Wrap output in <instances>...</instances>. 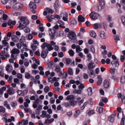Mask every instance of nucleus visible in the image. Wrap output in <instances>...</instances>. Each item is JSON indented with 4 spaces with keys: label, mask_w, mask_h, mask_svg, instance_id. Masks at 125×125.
Listing matches in <instances>:
<instances>
[{
    "label": "nucleus",
    "mask_w": 125,
    "mask_h": 125,
    "mask_svg": "<svg viewBox=\"0 0 125 125\" xmlns=\"http://www.w3.org/2000/svg\"><path fill=\"white\" fill-rule=\"evenodd\" d=\"M52 30L50 31L49 32V34L51 36V39H53L54 37V33L55 31L54 30H53V32H52Z\"/></svg>",
    "instance_id": "obj_21"
},
{
    "label": "nucleus",
    "mask_w": 125,
    "mask_h": 125,
    "mask_svg": "<svg viewBox=\"0 0 125 125\" xmlns=\"http://www.w3.org/2000/svg\"><path fill=\"white\" fill-rule=\"evenodd\" d=\"M24 31L26 33H28L30 32V30L28 27H27L24 29Z\"/></svg>",
    "instance_id": "obj_52"
},
{
    "label": "nucleus",
    "mask_w": 125,
    "mask_h": 125,
    "mask_svg": "<svg viewBox=\"0 0 125 125\" xmlns=\"http://www.w3.org/2000/svg\"><path fill=\"white\" fill-rule=\"evenodd\" d=\"M73 92L75 94H81L82 93V91L79 89L78 90L76 89L75 90L73 91Z\"/></svg>",
    "instance_id": "obj_26"
},
{
    "label": "nucleus",
    "mask_w": 125,
    "mask_h": 125,
    "mask_svg": "<svg viewBox=\"0 0 125 125\" xmlns=\"http://www.w3.org/2000/svg\"><path fill=\"white\" fill-rule=\"evenodd\" d=\"M117 111H118L119 112V113H120V112L121 113V112H122V116L123 117L124 116V114L123 113V111H121L122 110V109L120 107H118L117 108Z\"/></svg>",
    "instance_id": "obj_49"
},
{
    "label": "nucleus",
    "mask_w": 125,
    "mask_h": 125,
    "mask_svg": "<svg viewBox=\"0 0 125 125\" xmlns=\"http://www.w3.org/2000/svg\"><path fill=\"white\" fill-rule=\"evenodd\" d=\"M33 37V36L31 34H30L28 35V40H32Z\"/></svg>",
    "instance_id": "obj_56"
},
{
    "label": "nucleus",
    "mask_w": 125,
    "mask_h": 125,
    "mask_svg": "<svg viewBox=\"0 0 125 125\" xmlns=\"http://www.w3.org/2000/svg\"><path fill=\"white\" fill-rule=\"evenodd\" d=\"M28 123V120H23L22 121V125H26Z\"/></svg>",
    "instance_id": "obj_34"
},
{
    "label": "nucleus",
    "mask_w": 125,
    "mask_h": 125,
    "mask_svg": "<svg viewBox=\"0 0 125 125\" xmlns=\"http://www.w3.org/2000/svg\"><path fill=\"white\" fill-rule=\"evenodd\" d=\"M44 90L45 93H47L50 90V88L48 86H46L44 88Z\"/></svg>",
    "instance_id": "obj_50"
},
{
    "label": "nucleus",
    "mask_w": 125,
    "mask_h": 125,
    "mask_svg": "<svg viewBox=\"0 0 125 125\" xmlns=\"http://www.w3.org/2000/svg\"><path fill=\"white\" fill-rule=\"evenodd\" d=\"M7 92L8 94L10 95L14 94V92L10 88H9L7 90Z\"/></svg>",
    "instance_id": "obj_25"
},
{
    "label": "nucleus",
    "mask_w": 125,
    "mask_h": 125,
    "mask_svg": "<svg viewBox=\"0 0 125 125\" xmlns=\"http://www.w3.org/2000/svg\"><path fill=\"white\" fill-rule=\"evenodd\" d=\"M58 1H55L54 5V6L55 8V9L56 10H57V8L59 7V5L58 4Z\"/></svg>",
    "instance_id": "obj_46"
},
{
    "label": "nucleus",
    "mask_w": 125,
    "mask_h": 125,
    "mask_svg": "<svg viewBox=\"0 0 125 125\" xmlns=\"http://www.w3.org/2000/svg\"><path fill=\"white\" fill-rule=\"evenodd\" d=\"M47 11L49 13L52 14L53 13V11L51 9L49 8H47L46 9Z\"/></svg>",
    "instance_id": "obj_47"
},
{
    "label": "nucleus",
    "mask_w": 125,
    "mask_h": 125,
    "mask_svg": "<svg viewBox=\"0 0 125 125\" xmlns=\"http://www.w3.org/2000/svg\"><path fill=\"white\" fill-rule=\"evenodd\" d=\"M84 87V86L82 83L81 84L78 86L79 89L82 91Z\"/></svg>",
    "instance_id": "obj_39"
},
{
    "label": "nucleus",
    "mask_w": 125,
    "mask_h": 125,
    "mask_svg": "<svg viewBox=\"0 0 125 125\" xmlns=\"http://www.w3.org/2000/svg\"><path fill=\"white\" fill-rule=\"evenodd\" d=\"M114 115H111L108 117V119L109 121L111 122H113L114 120Z\"/></svg>",
    "instance_id": "obj_24"
},
{
    "label": "nucleus",
    "mask_w": 125,
    "mask_h": 125,
    "mask_svg": "<svg viewBox=\"0 0 125 125\" xmlns=\"http://www.w3.org/2000/svg\"><path fill=\"white\" fill-rule=\"evenodd\" d=\"M45 35V33H40L38 35V37L39 38H41L43 36Z\"/></svg>",
    "instance_id": "obj_61"
},
{
    "label": "nucleus",
    "mask_w": 125,
    "mask_h": 125,
    "mask_svg": "<svg viewBox=\"0 0 125 125\" xmlns=\"http://www.w3.org/2000/svg\"><path fill=\"white\" fill-rule=\"evenodd\" d=\"M20 19L21 20L20 21H21V22H25L26 20H28L27 18L24 16H21L20 17Z\"/></svg>",
    "instance_id": "obj_30"
},
{
    "label": "nucleus",
    "mask_w": 125,
    "mask_h": 125,
    "mask_svg": "<svg viewBox=\"0 0 125 125\" xmlns=\"http://www.w3.org/2000/svg\"><path fill=\"white\" fill-rule=\"evenodd\" d=\"M121 19L122 22L123 23L125 24V16H122L121 18Z\"/></svg>",
    "instance_id": "obj_41"
},
{
    "label": "nucleus",
    "mask_w": 125,
    "mask_h": 125,
    "mask_svg": "<svg viewBox=\"0 0 125 125\" xmlns=\"http://www.w3.org/2000/svg\"><path fill=\"white\" fill-rule=\"evenodd\" d=\"M88 94L89 95H91L92 94V90L91 87H89L88 88Z\"/></svg>",
    "instance_id": "obj_32"
},
{
    "label": "nucleus",
    "mask_w": 125,
    "mask_h": 125,
    "mask_svg": "<svg viewBox=\"0 0 125 125\" xmlns=\"http://www.w3.org/2000/svg\"><path fill=\"white\" fill-rule=\"evenodd\" d=\"M55 71L57 72H60V71L61 70L59 66H56L55 68Z\"/></svg>",
    "instance_id": "obj_48"
},
{
    "label": "nucleus",
    "mask_w": 125,
    "mask_h": 125,
    "mask_svg": "<svg viewBox=\"0 0 125 125\" xmlns=\"http://www.w3.org/2000/svg\"><path fill=\"white\" fill-rule=\"evenodd\" d=\"M48 52L47 51L42 50L41 53V56L43 58H45L47 55Z\"/></svg>",
    "instance_id": "obj_9"
},
{
    "label": "nucleus",
    "mask_w": 125,
    "mask_h": 125,
    "mask_svg": "<svg viewBox=\"0 0 125 125\" xmlns=\"http://www.w3.org/2000/svg\"><path fill=\"white\" fill-rule=\"evenodd\" d=\"M42 48L43 49H45L46 47L48 50L49 51H52L53 49L51 45L49 43H47L46 42H44L41 46Z\"/></svg>",
    "instance_id": "obj_2"
},
{
    "label": "nucleus",
    "mask_w": 125,
    "mask_h": 125,
    "mask_svg": "<svg viewBox=\"0 0 125 125\" xmlns=\"http://www.w3.org/2000/svg\"><path fill=\"white\" fill-rule=\"evenodd\" d=\"M47 18L48 21L50 22H51L52 20L54 19L55 17L52 15H49L47 16Z\"/></svg>",
    "instance_id": "obj_16"
},
{
    "label": "nucleus",
    "mask_w": 125,
    "mask_h": 125,
    "mask_svg": "<svg viewBox=\"0 0 125 125\" xmlns=\"http://www.w3.org/2000/svg\"><path fill=\"white\" fill-rule=\"evenodd\" d=\"M7 122H11L15 121L14 117L13 116H11L10 118H8L7 120Z\"/></svg>",
    "instance_id": "obj_35"
},
{
    "label": "nucleus",
    "mask_w": 125,
    "mask_h": 125,
    "mask_svg": "<svg viewBox=\"0 0 125 125\" xmlns=\"http://www.w3.org/2000/svg\"><path fill=\"white\" fill-rule=\"evenodd\" d=\"M29 6L31 9L34 10L36 8V4L34 2H31L29 4Z\"/></svg>",
    "instance_id": "obj_8"
},
{
    "label": "nucleus",
    "mask_w": 125,
    "mask_h": 125,
    "mask_svg": "<svg viewBox=\"0 0 125 125\" xmlns=\"http://www.w3.org/2000/svg\"><path fill=\"white\" fill-rule=\"evenodd\" d=\"M87 57L88 58V61H90L91 60L92 58V56L90 53L88 54L87 55Z\"/></svg>",
    "instance_id": "obj_54"
},
{
    "label": "nucleus",
    "mask_w": 125,
    "mask_h": 125,
    "mask_svg": "<svg viewBox=\"0 0 125 125\" xmlns=\"http://www.w3.org/2000/svg\"><path fill=\"white\" fill-rule=\"evenodd\" d=\"M64 54L62 52H60L58 53V56L60 58H62L63 57Z\"/></svg>",
    "instance_id": "obj_58"
},
{
    "label": "nucleus",
    "mask_w": 125,
    "mask_h": 125,
    "mask_svg": "<svg viewBox=\"0 0 125 125\" xmlns=\"http://www.w3.org/2000/svg\"><path fill=\"white\" fill-rule=\"evenodd\" d=\"M111 64L113 66L116 67H118L119 65L118 62L116 61H113L111 62Z\"/></svg>",
    "instance_id": "obj_13"
},
{
    "label": "nucleus",
    "mask_w": 125,
    "mask_h": 125,
    "mask_svg": "<svg viewBox=\"0 0 125 125\" xmlns=\"http://www.w3.org/2000/svg\"><path fill=\"white\" fill-rule=\"evenodd\" d=\"M8 49L7 48H5L4 50L2 51V53L3 56H5L6 57H9L10 55L8 53Z\"/></svg>",
    "instance_id": "obj_6"
},
{
    "label": "nucleus",
    "mask_w": 125,
    "mask_h": 125,
    "mask_svg": "<svg viewBox=\"0 0 125 125\" xmlns=\"http://www.w3.org/2000/svg\"><path fill=\"white\" fill-rule=\"evenodd\" d=\"M5 111V109L2 107H0V112L4 113Z\"/></svg>",
    "instance_id": "obj_59"
},
{
    "label": "nucleus",
    "mask_w": 125,
    "mask_h": 125,
    "mask_svg": "<svg viewBox=\"0 0 125 125\" xmlns=\"http://www.w3.org/2000/svg\"><path fill=\"white\" fill-rule=\"evenodd\" d=\"M68 73L69 75H72L73 74L72 70L71 68H69L68 71Z\"/></svg>",
    "instance_id": "obj_42"
},
{
    "label": "nucleus",
    "mask_w": 125,
    "mask_h": 125,
    "mask_svg": "<svg viewBox=\"0 0 125 125\" xmlns=\"http://www.w3.org/2000/svg\"><path fill=\"white\" fill-rule=\"evenodd\" d=\"M78 20L79 22H82L84 21L85 19L81 15H80L78 17Z\"/></svg>",
    "instance_id": "obj_17"
},
{
    "label": "nucleus",
    "mask_w": 125,
    "mask_h": 125,
    "mask_svg": "<svg viewBox=\"0 0 125 125\" xmlns=\"http://www.w3.org/2000/svg\"><path fill=\"white\" fill-rule=\"evenodd\" d=\"M8 16L5 14H3L2 18H0L1 21L2 22H4L7 19Z\"/></svg>",
    "instance_id": "obj_20"
},
{
    "label": "nucleus",
    "mask_w": 125,
    "mask_h": 125,
    "mask_svg": "<svg viewBox=\"0 0 125 125\" xmlns=\"http://www.w3.org/2000/svg\"><path fill=\"white\" fill-rule=\"evenodd\" d=\"M29 97L28 96H26L25 98V101H26V102H27V103L28 104H30V100L28 99V98Z\"/></svg>",
    "instance_id": "obj_55"
},
{
    "label": "nucleus",
    "mask_w": 125,
    "mask_h": 125,
    "mask_svg": "<svg viewBox=\"0 0 125 125\" xmlns=\"http://www.w3.org/2000/svg\"><path fill=\"white\" fill-rule=\"evenodd\" d=\"M114 37V39L116 42H117L118 41L120 40L119 38L118 35H115Z\"/></svg>",
    "instance_id": "obj_29"
},
{
    "label": "nucleus",
    "mask_w": 125,
    "mask_h": 125,
    "mask_svg": "<svg viewBox=\"0 0 125 125\" xmlns=\"http://www.w3.org/2000/svg\"><path fill=\"white\" fill-rule=\"evenodd\" d=\"M89 16L93 20H95L100 18V15L98 13L94 11L92 12L90 14Z\"/></svg>",
    "instance_id": "obj_1"
},
{
    "label": "nucleus",
    "mask_w": 125,
    "mask_h": 125,
    "mask_svg": "<svg viewBox=\"0 0 125 125\" xmlns=\"http://www.w3.org/2000/svg\"><path fill=\"white\" fill-rule=\"evenodd\" d=\"M6 70L8 72H10L12 70V67L11 65H8L5 67Z\"/></svg>",
    "instance_id": "obj_14"
},
{
    "label": "nucleus",
    "mask_w": 125,
    "mask_h": 125,
    "mask_svg": "<svg viewBox=\"0 0 125 125\" xmlns=\"http://www.w3.org/2000/svg\"><path fill=\"white\" fill-rule=\"evenodd\" d=\"M12 52L14 54H17L19 53L20 51L18 49H15L12 50Z\"/></svg>",
    "instance_id": "obj_31"
},
{
    "label": "nucleus",
    "mask_w": 125,
    "mask_h": 125,
    "mask_svg": "<svg viewBox=\"0 0 125 125\" xmlns=\"http://www.w3.org/2000/svg\"><path fill=\"white\" fill-rule=\"evenodd\" d=\"M42 114L40 116L42 118L45 117L47 114L46 111H42Z\"/></svg>",
    "instance_id": "obj_33"
},
{
    "label": "nucleus",
    "mask_w": 125,
    "mask_h": 125,
    "mask_svg": "<svg viewBox=\"0 0 125 125\" xmlns=\"http://www.w3.org/2000/svg\"><path fill=\"white\" fill-rule=\"evenodd\" d=\"M101 101L104 102L106 103L108 101V99L106 98L103 97L101 98Z\"/></svg>",
    "instance_id": "obj_37"
},
{
    "label": "nucleus",
    "mask_w": 125,
    "mask_h": 125,
    "mask_svg": "<svg viewBox=\"0 0 125 125\" xmlns=\"http://www.w3.org/2000/svg\"><path fill=\"white\" fill-rule=\"evenodd\" d=\"M94 112L93 110H89L87 114L89 116H91L92 115L94 114Z\"/></svg>",
    "instance_id": "obj_36"
},
{
    "label": "nucleus",
    "mask_w": 125,
    "mask_h": 125,
    "mask_svg": "<svg viewBox=\"0 0 125 125\" xmlns=\"http://www.w3.org/2000/svg\"><path fill=\"white\" fill-rule=\"evenodd\" d=\"M29 21L28 20H26L23 23H22V22H21V21H19V25L17 27L18 28H20L21 29H22L25 28L27 25L29 24Z\"/></svg>",
    "instance_id": "obj_3"
},
{
    "label": "nucleus",
    "mask_w": 125,
    "mask_h": 125,
    "mask_svg": "<svg viewBox=\"0 0 125 125\" xmlns=\"http://www.w3.org/2000/svg\"><path fill=\"white\" fill-rule=\"evenodd\" d=\"M88 66L89 70L93 69L95 67V64L94 63L91 62L89 63Z\"/></svg>",
    "instance_id": "obj_10"
},
{
    "label": "nucleus",
    "mask_w": 125,
    "mask_h": 125,
    "mask_svg": "<svg viewBox=\"0 0 125 125\" xmlns=\"http://www.w3.org/2000/svg\"><path fill=\"white\" fill-rule=\"evenodd\" d=\"M17 36L15 35H13L12 36V40L14 42H15L16 41Z\"/></svg>",
    "instance_id": "obj_57"
},
{
    "label": "nucleus",
    "mask_w": 125,
    "mask_h": 125,
    "mask_svg": "<svg viewBox=\"0 0 125 125\" xmlns=\"http://www.w3.org/2000/svg\"><path fill=\"white\" fill-rule=\"evenodd\" d=\"M94 28L96 29H101L102 26L100 24L95 23L93 24Z\"/></svg>",
    "instance_id": "obj_11"
},
{
    "label": "nucleus",
    "mask_w": 125,
    "mask_h": 125,
    "mask_svg": "<svg viewBox=\"0 0 125 125\" xmlns=\"http://www.w3.org/2000/svg\"><path fill=\"white\" fill-rule=\"evenodd\" d=\"M121 82V83H125V76H122L120 78Z\"/></svg>",
    "instance_id": "obj_45"
},
{
    "label": "nucleus",
    "mask_w": 125,
    "mask_h": 125,
    "mask_svg": "<svg viewBox=\"0 0 125 125\" xmlns=\"http://www.w3.org/2000/svg\"><path fill=\"white\" fill-rule=\"evenodd\" d=\"M91 52L93 53L95 52V50L94 47L93 46H91Z\"/></svg>",
    "instance_id": "obj_62"
},
{
    "label": "nucleus",
    "mask_w": 125,
    "mask_h": 125,
    "mask_svg": "<svg viewBox=\"0 0 125 125\" xmlns=\"http://www.w3.org/2000/svg\"><path fill=\"white\" fill-rule=\"evenodd\" d=\"M33 103L36 104H39L40 103V100L39 98H37Z\"/></svg>",
    "instance_id": "obj_51"
},
{
    "label": "nucleus",
    "mask_w": 125,
    "mask_h": 125,
    "mask_svg": "<svg viewBox=\"0 0 125 125\" xmlns=\"http://www.w3.org/2000/svg\"><path fill=\"white\" fill-rule=\"evenodd\" d=\"M2 42L3 46L4 47L6 46H7L9 45L8 43L7 42V41L4 40H2Z\"/></svg>",
    "instance_id": "obj_44"
},
{
    "label": "nucleus",
    "mask_w": 125,
    "mask_h": 125,
    "mask_svg": "<svg viewBox=\"0 0 125 125\" xmlns=\"http://www.w3.org/2000/svg\"><path fill=\"white\" fill-rule=\"evenodd\" d=\"M74 98V97L73 95H69L67 96L66 98V99L67 100H70L71 101L73 100Z\"/></svg>",
    "instance_id": "obj_19"
},
{
    "label": "nucleus",
    "mask_w": 125,
    "mask_h": 125,
    "mask_svg": "<svg viewBox=\"0 0 125 125\" xmlns=\"http://www.w3.org/2000/svg\"><path fill=\"white\" fill-rule=\"evenodd\" d=\"M80 110H78L76 111L75 115L76 116H77L80 115Z\"/></svg>",
    "instance_id": "obj_63"
},
{
    "label": "nucleus",
    "mask_w": 125,
    "mask_h": 125,
    "mask_svg": "<svg viewBox=\"0 0 125 125\" xmlns=\"http://www.w3.org/2000/svg\"><path fill=\"white\" fill-rule=\"evenodd\" d=\"M54 120V119L52 118L50 119H46L45 121V124L47 125H49L53 122Z\"/></svg>",
    "instance_id": "obj_15"
},
{
    "label": "nucleus",
    "mask_w": 125,
    "mask_h": 125,
    "mask_svg": "<svg viewBox=\"0 0 125 125\" xmlns=\"http://www.w3.org/2000/svg\"><path fill=\"white\" fill-rule=\"evenodd\" d=\"M68 53L71 56H73L74 54V52L72 50H69L68 51Z\"/></svg>",
    "instance_id": "obj_38"
},
{
    "label": "nucleus",
    "mask_w": 125,
    "mask_h": 125,
    "mask_svg": "<svg viewBox=\"0 0 125 125\" xmlns=\"http://www.w3.org/2000/svg\"><path fill=\"white\" fill-rule=\"evenodd\" d=\"M100 36L101 38L103 39H105L106 38V37L104 35V31H101L100 32Z\"/></svg>",
    "instance_id": "obj_18"
},
{
    "label": "nucleus",
    "mask_w": 125,
    "mask_h": 125,
    "mask_svg": "<svg viewBox=\"0 0 125 125\" xmlns=\"http://www.w3.org/2000/svg\"><path fill=\"white\" fill-rule=\"evenodd\" d=\"M69 103L71 105L74 106L76 104L77 102L73 100H72L70 101Z\"/></svg>",
    "instance_id": "obj_27"
},
{
    "label": "nucleus",
    "mask_w": 125,
    "mask_h": 125,
    "mask_svg": "<svg viewBox=\"0 0 125 125\" xmlns=\"http://www.w3.org/2000/svg\"><path fill=\"white\" fill-rule=\"evenodd\" d=\"M31 47L34 51L36 50L37 48V46L35 44L33 43L31 44Z\"/></svg>",
    "instance_id": "obj_40"
},
{
    "label": "nucleus",
    "mask_w": 125,
    "mask_h": 125,
    "mask_svg": "<svg viewBox=\"0 0 125 125\" xmlns=\"http://www.w3.org/2000/svg\"><path fill=\"white\" fill-rule=\"evenodd\" d=\"M120 57V61L122 62H124L125 59V56H124L123 55H121Z\"/></svg>",
    "instance_id": "obj_64"
},
{
    "label": "nucleus",
    "mask_w": 125,
    "mask_h": 125,
    "mask_svg": "<svg viewBox=\"0 0 125 125\" xmlns=\"http://www.w3.org/2000/svg\"><path fill=\"white\" fill-rule=\"evenodd\" d=\"M103 108L102 107H99L97 109L98 112H99L100 113H101L103 112Z\"/></svg>",
    "instance_id": "obj_60"
},
{
    "label": "nucleus",
    "mask_w": 125,
    "mask_h": 125,
    "mask_svg": "<svg viewBox=\"0 0 125 125\" xmlns=\"http://www.w3.org/2000/svg\"><path fill=\"white\" fill-rule=\"evenodd\" d=\"M103 86L105 88H108L109 86V82L108 81L105 80L103 82Z\"/></svg>",
    "instance_id": "obj_12"
},
{
    "label": "nucleus",
    "mask_w": 125,
    "mask_h": 125,
    "mask_svg": "<svg viewBox=\"0 0 125 125\" xmlns=\"http://www.w3.org/2000/svg\"><path fill=\"white\" fill-rule=\"evenodd\" d=\"M4 105L5 107H7L9 109H11L10 107V104L8 103V102L7 101H5L4 102Z\"/></svg>",
    "instance_id": "obj_23"
},
{
    "label": "nucleus",
    "mask_w": 125,
    "mask_h": 125,
    "mask_svg": "<svg viewBox=\"0 0 125 125\" xmlns=\"http://www.w3.org/2000/svg\"><path fill=\"white\" fill-rule=\"evenodd\" d=\"M23 5L20 3H17L14 4L13 6V8L14 9L18 10L22 8Z\"/></svg>",
    "instance_id": "obj_5"
},
{
    "label": "nucleus",
    "mask_w": 125,
    "mask_h": 125,
    "mask_svg": "<svg viewBox=\"0 0 125 125\" xmlns=\"http://www.w3.org/2000/svg\"><path fill=\"white\" fill-rule=\"evenodd\" d=\"M90 36L94 38H95L96 34L95 32L93 31H91L90 33Z\"/></svg>",
    "instance_id": "obj_22"
},
{
    "label": "nucleus",
    "mask_w": 125,
    "mask_h": 125,
    "mask_svg": "<svg viewBox=\"0 0 125 125\" xmlns=\"http://www.w3.org/2000/svg\"><path fill=\"white\" fill-rule=\"evenodd\" d=\"M55 101V99L53 97H51L50 101V103L51 104H53L54 103Z\"/></svg>",
    "instance_id": "obj_53"
},
{
    "label": "nucleus",
    "mask_w": 125,
    "mask_h": 125,
    "mask_svg": "<svg viewBox=\"0 0 125 125\" xmlns=\"http://www.w3.org/2000/svg\"><path fill=\"white\" fill-rule=\"evenodd\" d=\"M105 3L103 0H100L99 1L100 6L98 7V10H101L104 8L105 6Z\"/></svg>",
    "instance_id": "obj_7"
},
{
    "label": "nucleus",
    "mask_w": 125,
    "mask_h": 125,
    "mask_svg": "<svg viewBox=\"0 0 125 125\" xmlns=\"http://www.w3.org/2000/svg\"><path fill=\"white\" fill-rule=\"evenodd\" d=\"M82 49L80 48V47L79 45H77L76 47V50L77 52H79L82 51Z\"/></svg>",
    "instance_id": "obj_43"
},
{
    "label": "nucleus",
    "mask_w": 125,
    "mask_h": 125,
    "mask_svg": "<svg viewBox=\"0 0 125 125\" xmlns=\"http://www.w3.org/2000/svg\"><path fill=\"white\" fill-rule=\"evenodd\" d=\"M64 16L63 17L62 19L63 20L65 21H67L68 20L67 18L68 14L66 12H65L63 14Z\"/></svg>",
    "instance_id": "obj_28"
},
{
    "label": "nucleus",
    "mask_w": 125,
    "mask_h": 125,
    "mask_svg": "<svg viewBox=\"0 0 125 125\" xmlns=\"http://www.w3.org/2000/svg\"><path fill=\"white\" fill-rule=\"evenodd\" d=\"M67 36L71 40H74L76 38V35L73 31H70L67 34Z\"/></svg>",
    "instance_id": "obj_4"
}]
</instances>
